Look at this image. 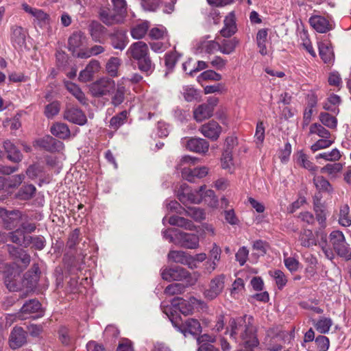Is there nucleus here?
Here are the masks:
<instances>
[{
    "instance_id": "63",
    "label": "nucleus",
    "mask_w": 351,
    "mask_h": 351,
    "mask_svg": "<svg viewBox=\"0 0 351 351\" xmlns=\"http://www.w3.org/2000/svg\"><path fill=\"white\" fill-rule=\"evenodd\" d=\"M255 142L258 146L261 145L265 139V127L262 121L258 122L254 135Z\"/></svg>"
},
{
    "instance_id": "56",
    "label": "nucleus",
    "mask_w": 351,
    "mask_h": 351,
    "mask_svg": "<svg viewBox=\"0 0 351 351\" xmlns=\"http://www.w3.org/2000/svg\"><path fill=\"white\" fill-rule=\"evenodd\" d=\"M340 152L337 149H333L330 152L319 154L315 156L316 159L323 158L327 161H338L341 158Z\"/></svg>"
},
{
    "instance_id": "41",
    "label": "nucleus",
    "mask_w": 351,
    "mask_h": 351,
    "mask_svg": "<svg viewBox=\"0 0 351 351\" xmlns=\"http://www.w3.org/2000/svg\"><path fill=\"white\" fill-rule=\"evenodd\" d=\"M319 53L325 63L330 62L334 58L333 51L328 43H320L319 44Z\"/></svg>"
},
{
    "instance_id": "57",
    "label": "nucleus",
    "mask_w": 351,
    "mask_h": 351,
    "mask_svg": "<svg viewBox=\"0 0 351 351\" xmlns=\"http://www.w3.org/2000/svg\"><path fill=\"white\" fill-rule=\"evenodd\" d=\"M148 35L151 39L161 40L167 36V32L165 27L158 26L152 28Z\"/></svg>"
},
{
    "instance_id": "53",
    "label": "nucleus",
    "mask_w": 351,
    "mask_h": 351,
    "mask_svg": "<svg viewBox=\"0 0 351 351\" xmlns=\"http://www.w3.org/2000/svg\"><path fill=\"white\" fill-rule=\"evenodd\" d=\"M36 192V187L33 184H27L20 189L17 193V196L21 199H31Z\"/></svg>"
},
{
    "instance_id": "40",
    "label": "nucleus",
    "mask_w": 351,
    "mask_h": 351,
    "mask_svg": "<svg viewBox=\"0 0 351 351\" xmlns=\"http://www.w3.org/2000/svg\"><path fill=\"white\" fill-rule=\"evenodd\" d=\"M299 241L301 245L305 247H310L316 245L315 235L311 230H304L301 232Z\"/></svg>"
},
{
    "instance_id": "46",
    "label": "nucleus",
    "mask_w": 351,
    "mask_h": 351,
    "mask_svg": "<svg viewBox=\"0 0 351 351\" xmlns=\"http://www.w3.org/2000/svg\"><path fill=\"white\" fill-rule=\"evenodd\" d=\"M137 64L138 69L147 74L151 73L154 69V64L149 57V53L141 59V60H137Z\"/></svg>"
},
{
    "instance_id": "64",
    "label": "nucleus",
    "mask_w": 351,
    "mask_h": 351,
    "mask_svg": "<svg viewBox=\"0 0 351 351\" xmlns=\"http://www.w3.org/2000/svg\"><path fill=\"white\" fill-rule=\"evenodd\" d=\"M19 228L22 229V230L26 234H29L34 232L36 229V224L34 222L29 221L26 219H23L22 217V219L19 223Z\"/></svg>"
},
{
    "instance_id": "24",
    "label": "nucleus",
    "mask_w": 351,
    "mask_h": 351,
    "mask_svg": "<svg viewBox=\"0 0 351 351\" xmlns=\"http://www.w3.org/2000/svg\"><path fill=\"white\" fill-rule=\"evenodd\" d=\"M41 309V304L38 300L32 299L27 301L18 312V317L21 320L26 319L25 315L38 313Z\"/></svg>"
},
{
    "instance_id": "47",
    "label": "nucleus",
    "mask_w": 351,
    "mask_h": 351,
    "mask_svg": "<svg viewBox=\"0 0 351 351\" xmlns=\"http://www.w3.org/2000/svg\"><path fill=\"white\" fill-rule=\"evenodd\" d=\"M309 134H317L323 138H330L331 136L330 132L322 124L317 123H313L310 126Z\"/></svg>"
},
{
    "instance_id": "17",
    "label": "nucleus",
    "mask_w": 351,
    "mask_h": 351,
    "mask_svg": "<svg viewBox=\"0 0 351 351\" xmlns=\"http://www.w3.org/2000/svg\"><path fill=\"white\" fill-rule=\"evenodd\" d=\"M64 119L80 125H83L87 122L86 117L82 110L74 107L69 108L64 111Z\"/></svg>"
},
{
    "instance_id": "21",
    "label": "nucleus",
    "mask_w": 351,
    "mask_h": 351,
    "mask_svg": "<svg viewBox=\"0 0 351 351\" xmlns=\"http://www.w3.org/2000/svg\"><path fill=\"white\" fill-rule=\"evenodd\" d=\"M199 131L205 137L212 140H216L219 136L221 128L217 122L212 121L202 125L199 128Z\"/></svg>"
},
{
    "instance_id": "49",
    "label": "nucleus",
    "mask_w": 351,
    "mask_h": 351,
    "mask_svg": "<svg viewBox=\"0 0 351 351\" xmlns=\"http://www.w3.org/2000/svg\"><path fill=\"white\" fill-rule=\"evenodd\" d=\"M332 325V320L329 317H322L315 324L316 330L322 334L327 333Z\"/></svg>"
},
{
    "instance_id": "3",
    "label": "nucleus",
    "mask_w": 351,
    "mask_h": 351,
    "mask_svg": "<svg viewBox=\"0 0 351 351\" xmlns=\"http://www.w3.org/2000/svg\"><path fill=\"white\" fill-rule=\"evenodd\" d=\"M111 1L112 8L103 10L100 13L102 21L108 25L121 22L127 9L125 0H111Z\"/></svg>"
},
{
    "instance_id": "30",
    "label": "nucleus",
    "mask_w": 351,
    "mask_h": 351,
    "mask_svg": "<svg viewBox=\"0 0 351 351\" xmlns=\"http://www.w3.org/2000/svg\"><path fill=\"white\" fill-rule=\"evenodd\" d=\"M69 49L75 53L77 49L84 46L86 43V36L81 32H73L69 38Z\"/></svg>"
},
{
    "instance_id": "1",
    "label": "nucleus",
    "mask_w": 351,
    "mask_h": 351,
    "mask_svg": "<svg viewBox=\"0 0 351 351\" xmlns=\"http://www.w3.org/2000/svg\"><path fill=\"white\" fill-rule=\"evenodd\" d=\"M226 333L229 335L231 339L246 348H254L259 343L256 336V328L252 316L245 315L231 319Z\"/></svg>"
},
{
    "instance_id": "13",
    "label": "nucleus",
    "mask_w": 351,
    "mask_h": 351,
    "mask_svg": "<svg viewBox=\"0 0 351 351\" xmlns=\"http://www.w3.org/2000/svg\"><path fill=\"white\" fill-rule=\"evenodd\" d=\"M36 145L49 152H58L64 149V143L49 135L37 139Z\"/></svg>"
},
{
    "instance_id": "52",
    "label": "nucleus",
    "mask_w": 351,
    "mask_h": 351,
    "mask_svg": "<svg viewBox=\"0 0 351 351\" xmlns=\"http://www.w3.org/2000/svg\"><path fill=\"white\" fill-rule=\"evenodd\" d=\"M125 88L121 85H117L115 92L112 97L111 103L114 106L121 104L125 99Z\"/></svg>"
},
{
    "instance_id": "15",
    "label": "nucleus",
    "mask_w": 351,
    "mask_h": 351,
    "mask_svg": "<svg viewBox=\"0 0 351 351\" xmlns=\"http://www.w3.org/2000/svg\"><path fill=\"white\" fill-rule=\"evenodd\" d=\"M149 53L148 45L143 41L132 43L126 51L127 56L134 60H141Z\"/></svg>"
},
{
    "instance_id": "60",
    "label": "nucleus",
    "mask_w": 351,
    "mask_h": 351,
    "mask_svg": "<svg viewBox=\"0 0 351 351\" xmlns=\"http://www.w3.org/2000/svg\"><path fill=\"white\" fill-rule=\"evenodd\" d=\"M182 95L186 101L191 102L198 97L197 90L190 86L183 87Z\"/></svg>"
},
{
    "instance_id": "5",
    "label": "nucleus",
    "mask_w": 351,
    "mask_h": 351,
    "mask_svg": "<svg viewBox=\"0 0 351 351\" xmlns=\"http://www.w3.org/2000/svg\"><path fill=\"white\" fill-rule=\"evenodd\" d=\"M161 276L163 280L167 281L186 280L187 286L193 285L196 282V279L191 277V274L186 269L179 266L163 269Z\"/></svg>"
},
{
    "instance_id": "11",
    "label": "nucleus",
    "mask_w": 351,
    "mask_h": 351,
    "mask_svg": "<svg viewBox=\"0 0 351 351\" xmlns=\"http://www.w3.org/2000/svg\"><path fill=\"white\" fill-rule=\"evenodd\" d=\"M176 244L187 249H197L199 244V236L195 234L179 231L176 233Z\"/></svg>"
},
{
    "instance_id": "9",
    "label": "nucleus",
    "mask_w": 351,
    "mask_h": 351,
    "mask_svg": "<svg viewBox=\"0 0 351 351\" xmlns=\"http://www.w3.org/2000/svg\"><path fill=\"white\" fill-rule=\"evenodd\" d=\"M22 213L17 210H7L0 207V221L4 228L14 230L22 219Z\"/></svg>"
},
{
    "instance_id": "2",
    "label": "nucleus",
    "mask_w": 351,
    "mask_h": 351,
    "mask_svg": "<svg viewBox=\"0 0 351 351\" xmlns=\"http://www.w3.org/2000/svg\"><path fill=\"white\" fill-rule=\"evenodd\" d=\"M1 272L4 274V282L10 291H20L24 286L30 291L36 287L39 268L34 265L32 271L26 273L25 279L22 280L20 272L8 265Z\"/></svg>"
},
{
    "instance_id": "51",
    "label": "nucleus",
    "mask_w": 351,
    "mask_h": 351,
    "mask_svg": "<svg viewBox=\"0 0 351 351\" xmlns=\"http://www.w3.org/2000/svg\"><path fill=\"white\" fill-rule=\"evenodd\" d=\"M128 116V112L126 110H123L118 114L114 116L111 118L110 121V128L117 130H118L122 125L124 124Z\"/></svg>"
},
{
    "instance_id": "25",
    "label": "nucleus",
    "mask_w": 351,
    "mask_h": 351,
    "mask_svg": "<svg viewBox=\"0 0 351 351\" xmlns=\"http://www.w3.org/2000/svg\"><path fill=\"white\" fill-rule=\"evenodd\" d=\"M312 27L319 33H326L332 29L329 21L324 16L315 15L309 19Z\"/></svg>"
},
{
    "instance_id": "39",
    "label": "nucleus",
    "mask_w": 351,
    "mask_h": 351,
    "mask_svg": "<svg viewBox=\"0 0 351 351\" xmlns=\"http://www.w3.org/2000/svg\"><path fill=\"white\" fill-rule=\"evenodd\" d=\"M313 184L316 189L322 192H332L333 189L329 181L322 176L314 175Z\"/></svg>"
},
{
    "instance_id": "36",
    "label": "nucleus",
    "mask_w": 351,
    "mask_h": 351,
    "mask_svg": "<svg viewBox=\"0 0 351 351\" xmlns=\"http://www.w3.org/2000/svg\"><path fill=\"white\" fill-rule=\"evenodd\" d=\"M169 223L171 226H178L189 230H193L195 227L191 221L178 215H173L170 217L169 219Z\"/></svg>"
},
{
    "instance_id": "27",
    "label": "nucleus",
    "mask_w": 351,
    "mask_h": 351,
    "mask_svg": "<svg viewBox=\"0 0 351 351\" xmlns=\"http://www.w3.org/2000/svg\"><path fill=\"white\" fill-rule=\"evenodd\" d=\"M7 247L10 255L12 258L20 261L25 267L29 264L31 258L29 254H27L25 250L12 245H8Z\"/></svg>"
},
{
    "instance_id": "54",
    "label": "nucleus",
    "mask_w": 351,
    "mask_h": 351,
    "mask_svg": "<svg viewBox=\"0 0 351 351\" xmlns=\"http://www.w3.org/2000/svg\"><path fill=\"white\" fill-rule=\"evenodd\" d=\"M222 79V76L221 74L213 71V70H206L202 72L198 77L197 81L199 82H202L203 81L206 80H212V81H220Z\"/></svg>"
},
{
    "instance_id": "37",
    "label": "nucleus",
    "mask_w": 351,
    "mask_h": 351,
    "mask_svg": "<svg viewBox=\"0 0 351 351\" xmlns=\"http://www.w3.org/2000/svg\"><path fill=\"white\" fill-rule=\"evenodd\" d=\"M213 114V112L204 104L199 105L193 111L194 119L198 122L209 119Z\"/></svg>"
},
{
    "instance_id": "50",
    "label": "nucleus",
    "mask_w": 351,
    "mask_h": 351,
    "mask_svg": "<svg viewBox=\"0 0 351 351\" xmlns=\"http://www.w3.org/2000/svg\"><path fill=\"white\" fill-rule=\"evenodd\" d=\"M350 208L347 204L343 205L339 211V223L344 227L351 225V217L350 216Z\"/></svg>"
},
{
    "instance_id": "14",
    "label": "nucleus",
    "mask_w": 351,
    "mask_h": 351,
    "mask_svg": "<svg viewBox=\"0 0 351 351\" xmlns=\"http://www.w3.org/2000/svg\"><path fill=\"white\" fill-rule=\"evenodd\" d=\"M200 304L201 301L195 297H190L189 300H184L180 298H176L172 301L173 306L176 307L180 313L184 315L191 314L193 313L194 306Z\"/></svg>"
},
{
    "instance_id": "19",
    "label": "nucleus",
    "mask_w": 351,
    "mask_h": 351,
    "mask_svg": "<svg viewBox=\"0 0 351 351\" xmlns=\"http://www.w3.org/2000/svg\"><path fill=\"white\" fill-rule=\"evenodd\" d=\"M8 238L12 243L23 247H29L31 236L26 234L19 227L8 234Z\"/></svg>"
},
{
    "instance_id": "4",
    "label": "nucleus",
    "mask_w": 351,
    "mask_h": 351,
    "mask_svg": "<svg viewBox=\"0 0 351 351\" xmlns=\"http://www.w3.org/2000/svg\"><path fill=\"white\" fill-rule=\"evenodd\" d=\"M293 338V332L272 328L267 331L265 339V346L269 351H279L282 348V344L289 343Z\"/></svg>"
},
{
    "instance_id": "22",
    "label": "nucleus",
    "mask_w": 351,
    "mask_h": 351,
    "mask_svg": "<svg viewBox=\"0 0 351 351\" xmlns=\"http://www.w3.org/2000/svg\"><path fill=\"white\" fill-rule=\"evenodd\" d=\"M168 258L171 261L180 263L184 265H187L189 268L193 269V259L192 256L183 251H170L168 254Z\"/></svg>"
},
{
    "instance_id": "6",
    "label": "nucleus",
    "mask_w": 351,
    "mask_h": 351,
    "mask_svg": "<svg viewBox=\"0 0 351 351\" xmlns=\"http://www.w3.org/2000/svg\"><path fill=\"white\" fill-rule=\"evenodd\" d=\"M329 239L333 250L339 256L347 260L351 259V250L342 232L339 230L332 231L329 235Z\"/></svg>"
},
{
    "instance_id": "58",
    "label": "nucleus",
    "mask_w": 351,
    "mask_h": 351,
    "mask_svg": "<svg viewBox=\"0 0 351 351\" xmlns=\"http://www.w3.org/2000/svg\"><path fill=\"white\" fill-rule=\"evenodd\" d=\"M185 287L182 283H173L165 288V293L169 295L180 294L184 291Z\"/></svg>"
},
{
    "instance_id": "7",
    "label": "nucleus",
    "mask_w": 351,
    "mask_h": 351,
    "mask_svg": "<svg viewBox=\"0 0 351 351\" xmlns=\"http://www.w3.org/2000/svg\"><path fill=\"white\" fill-rule=\"evenodd\" d=\"M169 319L173 326L182 332L184 337H186L188 335L197 337L202 332V326L196 319L189 318L182 323H180L177 318L170 317Z\"/></svg>"
},
{
    "instance_id": "23",
    "label": "nucleus",
    "mask_w": 351,
    "mask_h": 351,
    "mask_svg": "<svg viewBox=\"0 0 351 351\" xmlns=\"http://www.w3.org/2000/svg\"><path fill=\"white\" fill-rule=\"evenodd\" d=\"M186 147L189 151L205 154L208 151L209 143L201 138H191L187 141Z\"/></svg>"
},
{
    "instance_id": "16",
    "label": "nucleus",
    "mask_w": 351,
    "mask_h": 351,
    "mask_svg": "<svg viewBox=\"0 0 351 351\" xmlns=\"http://www.w3.org/2000/svg\"><path fill=\"white\" fill-rule=\"evenodd\" d=\"M27 341V332L22 327L15 326L12 330L9 336V346L13 349H17L23 346Z\"/></svg>"
},
{
    "instance_id": "26",
    "label": "nucleus",
    "mask_w": 351,
    "mask_h": 351,
    "mask_svg": "<svg viewBox=\"0 0 351 351\" xmlns=\"http://www.w3.org/2000/svg\"><path fill=\"white\" fill-rule=\"evenodd\" d=\"M99 62L96 60H92L86 65V68L81 71L79 75V80L86 82L92 80L93 75L99 70Z\"/></svg>"
},
{
    "instance_id": "31",
    "label": "nucleus",
    "mask_w": 351,
    "mask_h": 351,
    "mask_svg": "<svg viewBox=\"0 0 351 351\" xmlns=\"http://www.w3.org/2000/svg\"><path fill=\"white\" fill-rule=\"evenodd\" d=\"M51 133L60 139H66L71 136V131L66 123L56 122L50 128Z\"/></svg>"
},
{
    "instance_id": "10",
    "label": "nucleus",
    "mask_w": 351,
    "mask_h": 351,
    "mask_svg": "<svg viewBox=\"0 0 351 351\" xmlns=\"http://www.w3.org/2000/svg\"><path fill=\"white\" fill-rule=\"evenodd\" d=\"M115 89V82L108 77H103L90 86V91L94 97H101L110 94Z\"/></svg>"
},
{
    "instance_id": "38",
    "label": "nucleus",
    "mask_w": 351,
    "mask_h": 351,
    "mask_svg": "<svg viewBox=\"0 0 351 351\" xmlns=\"http://www.w3.org/2000/svg\"><path fill=\"white\" fill-rule=\"evenodd\" d=\"M64 84L68 91L71 93L81 104H86L85 95L77 85L69 81H65Z\"/></svg>"
},
{
    "instance_id": "43",
    "label": "nucleus",
    "mask_w": 351,
    "mask_h": 351,
    "mask_svg": "<svg viewBox=\"0 0 351 351\" xmlns=\"http://www.w3.org/2000/svg\"><path fill=\"white\" fill-rule=\"evenodd\" d=\"M121 60L117 57H111L106 63V69L111 77L118 75V69L121 65Z\"/></svg>"
},
{
    "instance_id": "61",
    "label": "nucleus",
    "mask_w": 351,
    "mask_h": 351,
    "mask_svg": "<svg viewBox=\"0 0 351 351\" xmlns=\"http://www.w3.org/2000/svg\"><path fill=\"white\" fill-rule=\"evenodd\" d=\"M334 143V140L330 138H323L317 141L311 147V149L315 152L319 149H326L329 147Z\"/></svg>"
},
{
    "instance_id": "35",
    "label": "nucleus",
    "mask_w": 351,
    "mask_h": 351,
    "mask_svg": "<svg viewBox=\"0 0 351 351\" xmlns=\"http://www.w3.org/2000/svg\"><path fill=\"white\" fill-rule=\"evenodd\" d=\"M343 170V165L340 162L328 163L320 169L322 173L327 174L330 179L337 178Z\"/></svg>"
},
{
    "instance_id": "28",
    "label": "nucleus",
    "mask_w": 351,
    "mask_h": 351,
    "mask_svg": "<svg viewBox=\"0 0 351 351\" xmlns=\"http://www.w3.org/2000/svg\"><path fill=\"white\" fill-rule=\"evenodd\" d=\"M237 31V26L235 23V15L233 12H231L224 19V27L220 31L222 36L229 38L232 36Z\"/></svg>"
},
{
    "instance_id": "44",
    "label": "nucleus",
    "mask_w": 351,
    "mask_h": 351,
    "mask_svg": "<svg viewBox=\"0 0 351 351\" xmlns=\"http://www.w3.org/2000/svg\"><path fill=\"white\" fill-rule=\"evenodd\" d=\"M319 120L322 124L330 129H336L337 126V119L328 112H320Z\"/></svg>"
},
{
    "instance_id": "34",
    "label": "nucleus",
    "mask_w": 351,
    "mask_h": 351,
    "mask_svg": "<svg viewBox=\"0 0 351 351\" xmlns=\"http://www.w3.org/2000/svg\"><path fill=\"white\" fill-rule=\"evenodd\" d=\"M296 162L298 165L308 170L312 174H315L319 169L317 166L308 160L307 155L302 151L297 153Z\"/></svg>"
},
{
    "instance_id": "29",
    "label": "nucleus",
    "mask_w": 351,
    "mask_h": 351,
    "mask_svg": "<svg viewBox=\"0 0 351 351\" xmlns=\"http://www.w3.org/2000/svg\"><path fill=\"white\" fill-rule=\"evenodd\" d=\"M26 32L23 27L14 25L11 27V42L16 47H21L25 43Z\"/></svg>"
},
{
    "instance_id": "32",
    "label": "nucleus",
    "mask_w": 351,
    "mask_h": 351,
    "mask_svg": "<svg viewBox=\"0 0 351 351\" xmlns=\"http://www.w3.org/2000/svg\"><path fill=\"white\" fill-rule=\"evenodd\" d=\"M3 147L7 153V158L10 161L14 162H19L21 161L23 156L21 152L10 141H5L3 143Z\"/></svg>"
},
{
    "instance_id": "62",
    "label": "nucleus",
    "mask_w": 351,
    "mask_h": 351,
    "mask_svg": "<svg viewBox=\"0 0 351 351\" xmlns=\"http://www.w3.org/2000/svg\"><path fill=\"white\" fill-rule=\"evenodd\" d=\"M58 332L59 339L62 344L69 346L73 343V339L69 335V330L66 327H61Z\"/></svg>"
},
{
    "instance_id": "33",
    "label": "nucleus",
    "mask_w": 351,
    "mask_h": 351,
    "mask_svg": "<svg viewBox=\"0 0 351 351\" xmlns=\"http://www.w3.org/2000/svg\"><path fill=\"white\" fill-rule=\"evenodd\" d=\"M149 27L150 23L148 21H144L134 25L130 29L131 36L136 40H140L144 38Z\"/></svg>"
},
{
    "instance_id": "55",
    "label": "nucleus",
    "mask_w": 351,
    "mask_h": 351,
    "mask_svg": "<svg viewBox=\"0 0 351 351\" xmlns=\"http://www.w3.org/2000/svg\"><path fill=\"white\" fill-rule=\"evenodd\" d=\"M104 27L97 21H93L89 25V32L95 41H98L100 38V35L103 34Z\"/></svg>"
},
{
    "instance_id": "20",
    "label": "nucleus",
    "mask_w": 351,
    "mask_h": 351,
    "mask_svg": "<svg viewBox=\"0 0 351 351\" xmlns=\"http://www.w3.org/2000/svg\"><path fill=\"white\" fill-rule=\"evenodd\" d=\"M208 173V169L206 167H200L191 169L184 167L182 170V176L185 180L191 182H194L196 178H202Z\"/></svg>"
},
{
    "instance_id": "42",
    "label": "nucleus",
    "mask_w": 351,
    "mask_h": 351,
    "mask_svg": "<svg viewBox=\"0 0 351 351\" xmlns=\"http://www.w3.org/2000/svg\"><path fill=\"white\" fill-rule=\"evenodd\" d=\"M267 29H261L256 34V43L258 47L259 48V52L261 55L265 56L267 53L266 47V41L267 38Z\"/></svg>"
},
{
    "instance_id": "59",
    "label": "nucleus",
    "mask_w": 351,
    "mask_h": 351,
    "mask_svg": "<svg viewBox=\"0 0 351 351\" xmlns=\"http://www.w3.org/2000/svg\"><path fill=\"white\" fill-rule=\"evenodd\" d=\"M60 110V103L58 101H53L46 106L45 114L48 119H51L59 113Z\"/></svg>"
},
{
    "instance_id": "8",
    "label": "nucleus",
    "mask_w": 351,
    "mask_h": 351,
    "mask_svg": "<svg viewBox=\"0 0 351 351\" xmlns=\"http://www.w3.org/2000/svg\"><path fill=\"white\" fill-rule=\"evenodd\" d=\"M206 186H201L199 190L192 191L186 184H182L178 190V198L184 204L187 203L199 204L203 200L202 191Z\"/></svg>"
},
{
    "instance_id": "45",
    "label": "nucleus",
    "mask_w": 351,
    "mask_h": 351,
    "mask_svg": "<svg viewBox=\"0 0 351 351\" xmlns=\"http://www.w3.org/2000/svg\"><path fill=\"white\" fill-rule=\"evenodd\" d=\"M184 213L196 221H201L206 218V213L204 210L198 207H187L184 210Z\"/></svg>"
},
{
    "instance_id": "18",
    "label": "nucleus",
    "mask_w": 351,
    "mask_h": 351,
    "mask_svg": "<svg viewBox=\"0 0 351 351\" xmlns=\"http://www.w3.org/2000/svg\"><path fill=\"white\" fill-rule=\"evenodd\" d=\"M110 38L112 47L121 51L123 50L129 43L127 32L122 29L115 30L110 34Z\"/></svg>"
},
{
    "instance_id": "12",
    "label": "nucleus",
    "mask_w": 351,
    "mask_h": 351,
    "mask_svg": "<svg viewBox=\"0 0 351 351\" xmlns=\"http://www.w3.org/2000/svg\"><path fill=\"white\" fill-rule=\"evenodd\" d=\"M224 278L223 275H219L210 280L208 289L204 292L205 298L213 300L222 292L224 288Z\"/></svg>"
},
{
    "instance_id": "48",
    "label": "nucleus",
    "mask_w": 351,
    "mask_h": 351,
    "mask_svg": "<svg viewBox=\"0 0 351 351\" xmlns=\"http://www.w3.org/2000/svg\"><path fill=\"white\" fill-rule=\"evenodd\" d=\"M238 43L239 41L235 38L231 40H223L221 44H219V51L223 54H230L235 50Z\"/></svg>"
}]
</instances>
